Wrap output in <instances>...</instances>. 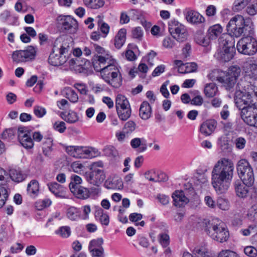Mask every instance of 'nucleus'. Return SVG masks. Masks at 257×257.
<instances>
[{
    "label": "nucleus",
    "instance_id": "1",
    "mask_svg": "<svg viewBox=\"0 0 257 257\" xmlns=\"http://www.w3.org/2000/svg\"><path fill=\"white\" fill-rule=\"evenodd\" d=\"M234 164L227 158H222L215 164L211 172V184L217 194L225 193L233 178Z\"/></svg>",
    "mask_w": 257,
    "mask_h": 257
},
{
    "label": "nucleus",
    "instance_id": "2",
    "mask_svg": "<svg viewBox=\"0 0 257 257\" xmlns=\"http://www.w3.org/2000/svg\"><path fill=\"white\" fill-rule=\"evenodd\" d=\"M71 39L67 36H62L55 41L52 52L50 54L49 63L54 66L62 65L68 60L67 55L70 51Z\"/></svg>",
    "mask_w": 257,
    "mask_h": 257
},
{
    "label": "nucleus",
    "instance_id": "3",
    "mask_svg": "<svg viewBox=\"0 0 257 257\" xmlns=\"http://www.w3.org/2000/svg\"><path fill=\"white\" fill-rule=\"evenodd\" d=\"M206 232L213 239L223 243L229 238V233L225 224L217 218L205 222Z\"/></svg>",
    "mask_w": 257,
    "mask_h": 257
},
{
    "label": "nucleus",
    "instance_id": "4",
    "mask_svg": "<svg viewBox=\"0 0 257 257\" xmlns=\"http://www.w3.org/2000/svg\"><path fill=\"white\" fill-rule=\"evenodd\" d=\"M93 47L94 54L91 61L94 70L99 72L106 66L112 67V64L114 63V59L108 51L97 44H94Z\"/></svg>",
    "mask_w": 257,
    "mask_h": 257
},
{
    "label": "nucleus",
    "instance_id": "5",
    "mask_svg": "<svg viewBox=\"0 0 257 257\" xmlns=\"http://www.w3.org/2000/svg\"><path fill=\"white\" fill-rule=\"evenodd\" d=\"M219 49L216 53L217 59L222 62L231 60L234 54V41L230 36L222 34L218 39Z\"/></svg>",
    "mask_w": 257,
    "mask_h": 257
},
{
    "label": "nucleus",
    "instance_id": "6",
    "mask_svg": "<svg viewBox=\"0 0 257 257\" xmlns=\"http://www.w3.org/2000/svg\"><path fill=\"white\" fill-rule=\"evenodd\" d=\"M254 97L257 98V86L248 85L247 92L236 91L234 101L236 106L242 111L244 108L254 106Z\"/></svg>",
    "mask_w": 257,
    "mask_h": 257
},
{
    "label": "nucleus",
    "instance_id": "7",
    "mask_svg": "<svg viewBox=\"0 0 257 257\" xmlns=\"http://www.w3.org/2000/svg\"><path fill=\"white\" fill-rule=\"evenodd\" d=\"M65 150L69 156L77 159H91L100 154L97 149L87 146H66Z\"/></svg>",
    "mask_w": 257,
    "mask_h": 257
},
{
    "label": "nucleus",
    "instance_id": "8",
    "mask_svg": "<svg viewBox=\"0 0 257 257\" xmlns=\"http://www.w3.org/2000/svg\"><path fill=\"white\" fill-rule=\"evenodd\" d=\"M241 73L240 68L237 66H232L222 73L220 83L222 86L227 90L232 89Z\"/></svg>",
    "mask_w": 257,
    "mask_h": 257
},
{
    "label": "nucleus",
    "instance_id": "9",
    "mask_svg": "<svg viewBox=\"0 0 257 257\" xmlns=\"http://www.w3.org/2000/svg\"><path fill=\"white\" fill-rule=\"evenodd\" d=\"M112 66H106L99 72L105 82L114 88H118L122 83L121 75L114 64H112Z\"/></svg>",
    "mask_w": 257,
    "mask_h": 257
},
{
    "label": "nucleus",
    "instance_id": "10",
    "mask_svg": "<svg viewBox=\"0 0 257 257\" xmlns=\"http://www.w3.org/2000/svg\"><path fill=\"white\" fill-rule=\"evenodd\" d=\"M245 27V21L244 18L239 15H237L232 17L226 26V30L228 35L232 38L240 37L244 33Z\"/></svg>",
    "mask_w": 257,
    "mask_h": 257
},
{
    "label": "nucleus",
    "instance_id": "11",
    "mask_svg": "<svg viewBox=\"0 0 257 257\" xmlns=\"http://www.w3.org/2000/svg\"><path fill=\"white\" fill-rule=\"evenodd\" d=\"M236 169L238 175L242 181H244L248 185H253L254 181L253 171L247 160H239L237 163Z\"/></svg>",
    "mask_w": 257,
    "mask_h": 257
},
{
    "label": "nucleus",
    "instance_id": "12",
    "mask_svg": "<svg viewBox=\"0 0 257 257\" xmlns=\"http://www.w3.org/2000/svg\"><path fill=\"white\" fill-rule=\"evenodd\" d=\"M115 107L119 118L125 121L128 119L132 113V110L128 100L122 94H118L115 98Z\"/></svg>",
    "mask_w": 257,
    "mask_h": 257
},
{
    "label": "nucleus",
    "instance_id": "13",
    "mask_svg": "<svg viewBox=\"0 0 257 257\" xmlns=\"http://www.w3.org/2000/svg\"><path fill=\"white\" fill-rule=\"evenodd\" d=\"M238 52L246 55H253L257 52V41L251 36L240 39L236 44Z\"/></svg>",
    "mask_w": 257,
    "mask_h": 257
},
{
    "label": "nucleus",
    "instance_id": "14",
    "mask_svg": "<svg viewBox=\"0 0 257 257\" xmlns=\"http://www.w3.org/2000/svg\"><path fill=\"white\" fill-rule=\"evenodd\" d=\"M243 69L245 80L250 83V86H257V58L244 63Z\"/></svg>",
    "mask_w": 257,
    "mask_h": 257
},
{
    "label": "nucleus",
    "instance_id": "15",
    "mask_svg": "<svg viewBox=\"0 0 257 257\" xmlns=\"http://www.w3.org/2000/svg\"><path fill=\"white\" fill-rule=\"evenodd\" d=\"M169 31L173 38L179 42H183L187 37L185 27L175 20H172L169 23Z\"/></svg>",
    "mask_w": 257,
    "mask_h": 257
},
{
    "label": "nucleus",
    "instance_id": "16",
    "mask_svg": "<svg viewBox=\"0 0 257 257\" xmlns=\"http://www.w3.org/2000/svg\"><path fill=\"white\" fill-rule=\"evenodd\" d=\"M36 53L35 48L33 46H29L24 50L14 51L12 54V59L17 63L27 62L34 59Z\"/></svg>",
    "mask_w": 257,
    "mask_h": 257
},
{
    "label": "nucleus",
    "instance_id": "17",
    "mask_svg": "<svg viewBox=\"0 0 257 257\" xmlns=\"http://www.w3.org/2000/svg\"><path fill=\"white\" fill-rule=\"evenodd\" d=\"M240 114L246 124L257 127V108L255 106L243 109Z\"/></svg>",
    "mask_w": 257,
    "mask_h": 257
},
{
    "label": "nucleus",
    "instance_id": "18",
    "mask_svg": "<svg viewBox=\"0 0 257 257\" xmlns=\"http://www.w3.org/2000/svg\"><path fill=\"white\" fill-rule=\"evenodd\" d=\"M8 179L7 172L3 168H0V208H2L6 203L9 196V190L4 184Z\"/></svg>",
    "mask_w": 257,
    "mask_h": 257
},
{
    "label": "nucleus",
    "instance_id": "19",
    "mask_svg": "<svg viewBox=\"0 0 257 257\" xmlns=\"http://www.w3.org/2000/svg\"><path fill=\"white\" fill-rule=\"evenodd\" d=\"M86 174V180L90 184L99 186L105 179V175L102 169H93Z\"/></svg>",
    "mask_w": 257,
    "mask_h": 257
},
{
    "label": "nucleus",
    "instance_id": "20",
    "mask_svg": "<svg viewBox=\"0 0 257 257\" xmlns=\"http://www.w3.org/2000/svg\"><path fill=\"white\" fill-rule=\"evenodd\" d=\"M30 133L24 127H19L18 130V139L21 144L26 149H31L34 143Z\"/></svg>",
    "mask_w": 257,
    "mask_h": 257
},
{
    "label": "nucleus",
    "instance_id": "21",
    "mask_svg": "<svg viewBox=\"0 0 257 257\" xmlns=\"http://www.w3.org/2000/svg\"><path fill=\"white\" fill-rule=\"evenodd\" d=\"M58 21L65 30L71 33H74L78 28L77 21L70 16H60Z\"/></svg>",
    "mask_w": 257,
    "mask_h": 257
},
{
    "label": "nucleus",
    "instance_id": "22",
    "mask_svg": "<svg viewBox=\"0 0 257 257\" xmlns=\"http://www.w3.org/2000/svg\"><path fill=\"white\" fill-rule=\"evenodd\" d=\"M252 185H248L244 181L236 180L233 183L234 191L237 196L244 198L247 196L249 188Z\"/></svg>",
    "mask_w": 257,
    "mask_h": 257
},
{
    "label": "nucleus",
    "instance_id": "23",
    "mask_svg": "<svg viewBox=\"0 0 257 257\" xmlns=\"http://www.w3.org/2000/svg\"><path fill=\"white\" fill-rule=\"evenodd\" d=\"M105 186L108 189L120 190L123 188V185L121 178L114 175L106 180Z\"/></svg>",
    "mask_w": 257,
    "mask_h": 257
},
{
    "label": "nucleus",
    "instance_id": "24",
    "mask_svg": "<svg viewBox=\"0 0 257 257\" xmlns=\"http://www.w3.org/2000/svg\"><path fill=\"white\" fill-rule=\"evenodd\" d=\"M188 22L194 25H199L204 23L205 18L198 12L194 11H188L185 14Z\"/></svg>",
    "mask_w": 257,
    "mask_h": 257
},
{
    "label": "nucleus",
    "instance_id": "25",
    "mask_svg": "<svg viewBox=\"0 0 257 257\" xmlns=\"http://www.w3.org/2000/svg\"><path fill=\"white\" fill-rule=\"evenodd\" d=\"M217 126V122L214 119H209L202 123L200 126V133L208 136L210 135L215 130Z\"/></svg>",
    "mask_w": 257,
    "mask_h": 257
},
{
    "label": "nucleus",
    "instance_id": "26",
    "mask_svg": "<svg viewBox=\"0 0 257 257\" xmlns=\"http://www.w3.org/2000/svg\"><path fill=\"white\" fill-rule=\"evenodd\" d=\"M173 204L178 207L184 206L189 202L182 191H176L172 194Z\"/></svg>",
    "mask_w": 257,
    "mask_h": 257
},
{
    "label": "nucleus",
    "instance_id": "27",
    "mask_svg": "<svg viewBox=\"0 0 257 257\" xmlns=\"http://www.w3.org/2000/svg\"><path fill=\"white\" fill-rule=\"evenodd\" d=\"M49 190L56 197L64 198L66 196V189L57 182H52L48 184Z\"/></svg>",
    "mask_w": 257,
    "mask_h": 257
},
{
    "label": "nucleus",
    "instance_id": "28",
    "mask_svg": "<svg viewBox=\"0 0 257 257\" xmlns=\"http://www.w3.org/2000/svg\"><path fill=\"white\" fill-rule=\"evenodd\" d=\"M152 108L149 102L143 101L140 107L139 115L143 120L148 119L152 115Z\"/></svg>",
    "mask_w": 257,
    "mask_h": 257
},
{
    "label": "nucleus",
    "instance_id": "29",
    "mask_svg": "<svg viewBox=\"0 0 257 257\" xmlns=\"http://www.w3.org/2000/svg\"><path fill=\"white\" fill-rule=\"evenodd\" d=\"M223 28L219 24L210 27L207 32V37L211 40H216L222 33Z\"/></svg>",
    "mask_w": 257,
    "mask_h": 257
},
{
    "label": "nucleus",
    "instance_id": "30",
    "mask_svg": "<svg viewBox=\"0 0 257 257\" xmlns=\"http://www.w3.org/2000/svg\"><path fill=\"white\" fill-rule=\"evenodd\" d=\"M67 218L73 221H77L80 219L79 208L75 206H69L66 211Z\"/></svg>",
    "mask_w": 257,
    "mask_h": 257
},
{
    "label": "nucleus",
    "instance_id": "31",
    "mask_svg": "<svg viewBox=\"0 0 257 257\" xmlns=\"http://www.w3.org/2000/svg\"><path fill=\"white\" fill-rule=\"evenodd\" d=\"M126 30L121 29L117 32L114 38V45L117 49H120L124 44L126 39Z\"/></svg>",
    "mask_w": 257,
    "mask_h": 257
},
{
    "label": "nucleus",
    "instance_id": "32",
    "mask_svg": "<svg viewBox=\"0 0 257 257\" xmlns=\"http://www.w3.org/2000/svg\"><path fill=\"white\" fill-rule=\"evenodd\" d=\"M131 145L134 149H138L139 152H143L147 149L146 140L142 138H136L131 141Z\"/></svg>",
    "mask_w": 257,
    "mask_h": 257
},
{
    "label": "nucleus",
    "instance_id": "33",
    "mask_svg": "<svg viewBox=\"0 0 257 257\" xmlns=\"http://www.w3.org/2000/svg\"><path fill=\"white\" fill-rule=\"evenodd\" d=\"M64 97L67 98L72 103H76L78 100V96L77 93L71 87H65L62 91Z\"/></svg>",
    "mask_w": 257,
    "mask_h": 257
},
{
    "label": "nucleus",
    "instance_id": "34",
    "mask_svg": "<svg viewBox=\"0 0 257 257\" xmlns=\"http://www.w3.org/2000/svg\"><path fill=\"white\" fill-rule=\"evenodd\" d=\"M70 191L79 199H86L90 196L89 190L82 186H79L78 187Z\"/></svg>",
    "mask_w": 257,
    "mask_h": 257
},
{
    "label": "nucleus",
    "instance_id": "35",
    "mask_svg": "<svg viewBox=\"0 0 257 257\" xmlns=\"http://www.w3.org/2000/svg\"><path fill=\"white\" fill-rule=\"evenodd\" d=\"M204 92L207 97H213L218 93V87L214 83H209L205 85Z\"/></svg>",
    "mask_w": 257,
    "mask_h": 257
},
{
    "label": "nucleus",
    "instance_id": "36",
    "mask_svg": "<svg viewBox=\"0 0 257 257\" xmlns=\"http://www.w3.org/2000/svg\"><path fill=\"white\" fill-rule=\"evenodd\" d=\"M27 193L32 197H36L39 192V184L37 181L33 180L28 184L27 189Z\"/></svg>",
    "mask_w": 257,
    "mask_h": 257
},
{
    "label": "nucleus",
    "instance_id": "37",
    "mask_svg": "<svg viewBox=\"0 0 257 257\" xmlns=\"http://www.w3.org/2000/svg\"><path fill=\"white\" fill-rule=\"evenodd\" d=\"M94 215L98 218L99 221L102 225L107 226L109 223V218L107 214L104 213L103 209L98 207L95 211Z\"/></svg>",
    "mask_w": 257,
    "mask_h": 257
},
{
    "label": "nucleus",
    "instance_id": "38",
    "mask_svg": "<svg viewBox=\"0 0 257 257\" xmlns=\"http://www.w3.org/2000/svg\"><path fill=\"white\" fill-rule=\"evenodd\" d=\"M9 176L13 181L17 183L22 182L26 178V175L19 169L10 170Z\"/></svg>",
    "mask_w": 257,
    "mask_h": 257
},
{
    "label": "nucleus",
    "instance_id": "39",
    "mask_svg": "<svg viewBox=\"0 0 257 257\" xmlns=\"http://www.w3.org/2000/svg\"><path fill=\"white\" fill-rule=\"evenodd\" d=\"M192 252L193 257H210L208 249L205 245L195 247Z\"/></svg>",
    "mask_w": 257,
    "mask_h": 257
},
{
    "label": "nucleus",
    "instance_id": "40",
    "mask_svg": "<svg viewBox=\"0 0 257 257\" xmlns=\"http://www.w3.org/2000/svg\"><path fill=\"white\" fill-rule=\"evenodd\" d=\"M83 2L86 7L91 9H99L104 4L103 0H83Z\"/></svg>",
    "mask_w": 257,
    "mask_h": 257
},
{
    "label": "nucleus",
    "instance_id": "41",
    "mask_svg": "<svg viewBox=\"0 0 257 257\" xmlns=\"http://www.w3.org/2000/svg\"><path fill=\"white\" fill-rule=\"evenodd\" d=\"M53 139L52 138H45L43 143L42 149L44 154L46 156H49L53 150Z\"/></svg>",
    "mask_w": 257,
    "mask_h": 257
},
{
    "label": "nucleus",
    "instance_id": "42",
    "mask_svg": "<svg viewBox=\"0 0 257 257\" xmlns=\"http://www.w3.org/2000/svg\"><path fill=\"white\" fill-rule=\"evenodd\" d=\"M197 69V65L194 62L186 63L184 66L180 67L178 72L181 73H189L195 72Z\"/></svg>",
    "mask_w": 257,
    "mask_h": 257
},
{
    "label": "nucleus",
    "instance_id": "43",
    "mask_svg": "<svg viewBox=\"0 0 257 257\" xmlns=\"http://www.w3.org/2000/svg\"><path fill=\"white\" fill-rule=\"evenodd\" d=\"M79 208L80 220H86L89 219L91 212V206L89 204L82 206Z\"/></svg>",
    "mask_w": 257,
    "mask_h": 257
},
{
    "label": "nucleus",
    "instance_id": "44",
    "mask_svg": "<svg viewBox=\"0 0 257 257\" xmlns=\"http://www.w3.org/2000/svg\"><path fill=\"white\" fill-rule=\"evenodd\" d=\"M251 0H235L233 5V10L234 12H239L244 9Z\"/></svg>",
    "mask_w": 257,
    "mask_h": 257
},
{
    "label": "nucleus",
    "instance_id": "45",
    "mask_svg": "<svg viewBox=\"0 0 257 257\" xmlns=\"http://www.w3.org/2000/svg\"><path fill=\"white\" fill-rule=\"evenodd\" d=\"M216 206L222 210L227 211L230 208V203L227 198L219 197L216 200Z\"/></svg>",
    "mask_w": 257,
    "mask_h": 257
},
{
    "label": "nucleus",
    "instance_id": "46",
    "mask_svg": "<svg viewBox=\"0 0 257 257\" xmlns=\"http://www.w3.org/2000/svg\"><path fill=\"white\" fill-rule=\"evenodd\" d=\"M223 72L219 69L213 70L208 74V78L212 81H217L220 83Z\"/></svg>",
    "mask_w": 257,
    "mask_h": 257
},
{
    "label": "nucleus",
    "instance_id": "47",
    "mask_svg": "<svg viewBox=\"0 0 257 257\" xmlns=\"http://www.w3.org/2000/svg\"><path fill=\"white\" fill-rule=\"evenodd\" d=\"M247 218L255 223H257V203L252 205L248 210Z\"/></svg>",
    "mask_w": 257,
    "mask_h": 257
},
{
    "label": "nucleus",
    "instance_id": "48",
    "mask_svg": "<svg viewBox=\"0 0 257 257\" xmlns=\"http://www.w3.org/2000/svg\"><path fill=\"white\" fill-rule=\"evenodd\" d=\"M82 182L80 177L76 175H72L71 177V182L69 184V188L72 190L75 188L78 187V185L81 184Z\"/></svg>",
    "mask_w": 257,
    "mask_h": 257
},
{
    "label": "nucleus",
    "instance_id": "49",
    "mask_svg": "<svg viewBox=\"0 0 257 257\" xmlns=\"http://www.w3.org/2000/svg\"><path fill=\"white\" fill-rule=\"evenodd\" d=\"M217 257H240L236 252L230 249H223L217 255Z\"/></svg>",
    "mask_w": 257,
    "mask_h": 257
},
{
    "label": "nucleus",
    "instance_id": "50",
    "mask_svg": "<svg viewBox=\"0 0 257 257\" xmlns=\"http://www.w3.org/2000/svg\"><path fill=\"white\" fill-rule=\"evenodd\" d=\"M104 154L108 157H116L118 155L116 149L113 146H106L103 149Z\"/></svg>",
    "mask_w": 257,
    "mask_h": 257
},
{
    "label": "nucleus",
    "instance_id": "51",
    "mask_svg": "<svg viewBox=\"0 0 257 257\" xmlns=\"http://www.w3.org/2000/svg\"><path fill=\"white\" fill-rule=\"evenodd\" d=\"M196 41L198 44L206 47L209 45L211 40L209 39L207 35L205 37L203 35H200L196 37Z\"/></svg>",
    "mask_w": 257,
    "mask_h": 257
},
{
    "label": "nucleus",
    "instance_id": "52",
    "mask_svg": "<svg viewBox=\"0 0 257 257\" xmlns=\"http://www.w3.org/2000/svg\"><path fill=\"white\" fill-rule=\"evenodd\" d=\"M103 243V240L102 238H98L96 239H93L89 242V249L92 248H99L103 247L102 245Z\"/></svg>",
    "mask_w": 257,
    "mask_h": 257
},
{
    "label": "nucleus",
    "instance_id": "53",
    "mask_svg": "<svg viewBox=\"0 0 257 257\" xmlns=\"http://www.w3.org/2000/svg\"><path fill=\"white\" fill-rule=\"evenodd\" d=\"M53 127L55 131L60 133H63L66 129L65 123L62 121H55L53 123Z\"/></svg>",
    "mask_w": 257,
    "mask_h": 257
},
{
    "label": "nucleus",
    "instance_id": "54",
    "mask_svg": "<svg viewBox=\"0 0 257 257\" xmlns=\"http://www.w3.org/2000/svg\"><path fill=\"white\" fill-rule=\"evenodd\" d=\"M71 167L74 172L81 174L84 166L80 161H75L71 164Z\"/></svg>",
    "mask_w": 257,
    "mask_h": 257
},
{
    "label": "nucleus",
    "instance_id": "55",
    "mask_svg": "<svg viewBox=\"0 0 257 257\" xmlns=\"http://www.w3.org/2000/svg\"><path fill=\"white\" fill-rule=\"evenodd\" d=\"M79 119L77 113L73 111L69 112L66 116L65 120L69 123H74Z\"/></svg>",
    "mask_w": 257,
    "mask_h": 257
},
{
    "label": "nucleus",
    "instance_id": "56",
    "mask_svg": "<svg viewBox=\"0 0 257 257\" xmlns=\"http://www.w3.org/2000/svg\"><path fill=\"white\" fill-rule=\"evenodd\" d=\"M244 253L248 257H256L257 249L253 246H247L244 248Z\"/></svg>",
    "mask_w": 257,
    "mask_h": 257
},
{
    "label": "nucleus",
    "instance_id": "57",
    "mask_svg": "<svg viewBox=\"0 0 257 257\" xmlns=\"http://www.w3.org/2000/svg\"><path fill=\"white\" fill-rule=\"evenodd\" d=\"M136 128V123L132 120L127 121L124 125L122 130L128 134L132 133Z\"/></svg>",
    "mask_w": 257,
    "mask_h": 257
},
{
    "label": "nucleus",
    "instance_id": "58",
    "mask_svg": "<svg viewBox=\"0 0 257 257\" xmlns=\"http://www.w3.org/2000/svg\"><path fill=\"white\" fill-rule=\"evenodd\" d=\"M159 242L164 247H167L170 242V237L168 234L165 233L159 234Z\"/></svg>",
    "mask_w": 257,
    "mask_h": 257
},
{
    "label": "nucleus",
    "instance_id": "59",
    "mask_svg": "<svg viewBox=\"0 0 257 257\" xmlns=\"http://www.w3.org/2000/svg\"><path fill=\"white\" fill-rule=\"evenodd\" d=\"M56 233L63 237H68L71 233L70 228L68 226H62L56 231Z\"/></svg>",
    "mask_w": 257,
    "mask_h": 257
},
{
    "label": "nucleus",
    "instance_id": "60",
    "mask_svg": "<svg viewBox=\"0 0 257 257\" xmlns=\"http://www.w3.org/2000/svg\"><path fill=\"white\" fill-rule=\"evenodd\" d=\"M246 141L243 137L237 138L234 141V144L236 148L238 150H242L244 148Z\"/></svg>",
    "mask_w": 257,
    "mask_h": 257
},
{
    "label": "nucleus",
    "instance_id": "61",
    "mask_svg": "<svg viewBox=\"0 0 257 257\" xmlns=\"http://www.w3.org/2000/svg\"><path fill=\"white\" fill-rule=\"evenodd\" d=\"M92 257H104V249L103 247L89 249Z\"/></svg>",
    "mask_w": 257,
    "mask_h": 257
},
{
    "label": "nucleus",
    "instance_id": "62",
    "mask_svg": "<svg viewBox=\"0 0 257 257\" xmlns=\"http://www.w3.org/2000/svg\"><path fill=\"white\" fill-rule=\"evenodd\" d=\"M132 36L135 39L140 40L143 36V31L140 27L135 28L132 30Z\"/></svg>",
    "mask_w": 257,
    "mask_h": 257
},
{
    "label": "nucleus",
    "instance_id": "63",
    "mask_svg": "<svg viewBox=\"0 0 257 257\" xmlns=\"http://www.w3.org/2000/svg\"><path fill=\"white\" fill-rule=\"evenodd\" d=\"M34 114L38 117H42L46 113V110L45 108L40 106H35L34 107Z\"/></svg>",
    "mask_w": 257,
    "mask_h": 257
},
{
    "label": "nucleus",
    "instance_id": "64",
    "mask_svg": "<svg viewBox=\"0 0 257 257\" xmlns=\"http://www.w3.org/2000/svg\"><path fill=\"white\" fill-rule=\"evenodd\" d=\"M175 44V43L174 40V38H171L170 37L165 38L163 42V45L167 49L172 48L174 46Z\"/></svg>",
    "mask_w": 257,
    "mask_h": 257
}]
</instances>
